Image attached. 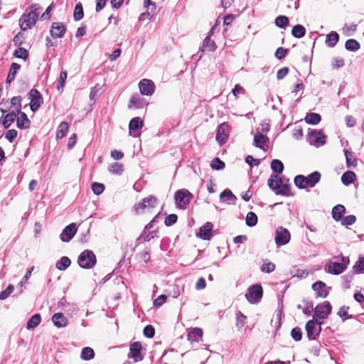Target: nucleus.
Instances as JSON below:
<instances>
[{
    "instance_id": "nucleus-1",
    "label": "nucleus",
    "mask_w": 364,
    "mask_h": 364,
    "mask_svg": "<svg viewBox=\"0 0 364 364\" xmlns=\"http://www.w3.org/2000/svg\"><path fill=\"white\" fill-rule=\"evenodd\" d=\"M41 10L42 7L37 4L31 5L19 18V25L21 30L26 31L33 27Z\"/></svg>"
},
{
    "instance_id": "nucleus-2",
    "label": "nucleus",
    "mask_w": 364,
    "mask_h": 364,
    "mask_svg": "<svg viewBox=\"0 0 364 364\" xmlns=\"http://www.w3.org/2000/svg\"><path fill=\"white\" fill-rule=\"evenodd\" d=\"M158 204V198L153 195H149L135 204L132 210L136 215H144L151 212Z\"/></svg>"
},
{
    "instance_id": "nucleus-3",
    "label": "nucleus",
    "mask_w": 364,
    "mask_h": 364,
    "mask_svg": "<svg viewBox=\"0 0 364 364\" xmlns=\"http://www.w3.org/2000/svg\"><path fill=\"white\" fill-rule=\"evenodd\" d=\"M341 262H330L326 266V271L329 274L338 275L343 273L350 264L348 257L341 256Z\"/></svg>"
},
{
    "instance_id": "nucleus-4",
    "label": "nucleus",
    "mask_w": 364,
    "mask_h": 364,
    "mask_svg": "<svg viewBox=\"0 0 364 364\" xmlns=\"http://www.w3.org/2000/svg\"><path fill=\"white\" fill-rule=\"evenodd\" d=\"M77 262L83 269H91L96 264V256L92 250H85L79 255Z\"/></svg>"
},
{
    "instance_id": "nucleus-5",
    "label": "nucleus",
    "mask_w": 364,
    "mask_h": 364,
    "mask_svg": "<svg viewBox=\"0 0 364 364\" xmlns=\"http://www.w3.org/2000/svg\"><path fill=\"white\" fill-rule=\"evenodd\" d=\"M193 197V194L186 189L177 191L175 193V201L177 207L181 209H186Z\"/></svg>"
},
{
    "instance_id": "nucleus-6",
    "label": "nucleus",
    "mask_w": 364,
    "mask_h": 364,
    "mask_svg": "<svg viewBox=\"0 0 364 364\" xmlns=\"http://www.w3.org/2000/svg\"><path fill=\"white\" fill-rule=\"evenodd\" d=\"M321 322H317L315 318L307 321L305 329L310 340H316L321 331Z\"/></svg>"
},
{
    "instance_id": "nucleus-7",
    "label": "nucleus",
    "mask_w": 364,
    "mask_h": 364,
    "mask_svg": "<svg viewBox=\"0 0 364 364\" xmlns=\"http://www.w3.org/2000/svg\"><path fill=\"white\" fill-rule=\"evenodd\" d=\"M263 295V289L260 284H254L249 287L248 292L245 294L247 299L250 303H257L260 301Z\"/></svg>"
},
{
    "instance_id": "nucleus-8",
    "label": "nucleus",
    "mask_w": 364,
    "mask_h": 364,
    "mask_svg": "<svg viewBox=\"0 0 364 364\" xmlns=\"http://www.w3.org/2000/svg\"><path fill=\"white\" fill-rule=\"evenodd\" d=\"M331 304L326 301L320 304H318L314 311V318L325 319L331 312Z\"/></svg>"
},
{
    "instance_id": "nucleus-9",
    "label": "nucleus",
    "mask_w": 364,
    "mask_h": 364,
    "mask_svg": "<svg viewBox=\"0 0 364 364\" xmlns=\"http://www.w3.org/2000/svg\"><path fill=\"white\" fill-rule=\"evenodd\" d=\"M291 238L289 231L283 227H279L275 232V242L278 247L287 244Z\"/></svg>"
},
{
    "instance_id": "nucleus-10",
    "label": "nucleus",
    "mask_w": 364,
    "mask_h": 364,
    "mask_svg": "<svg viewBox=\"0 0 364 364\" xmlns=\"http://www.w3.org/2000/svg\"><path fill=\"white\" fill-rule=\"evenodd\" d=\"M325 135L321 130H312L308 134V141L310 144L315 146H320L326 143Z\"/></svg>"
},
{
    "instance_id": "nucleus-11",
    "label": "nucleus",
    "mask_w": 364,
    "mask_h": 364,
    "mask_svg": "<svg viewBox=\"0 0 364 364\" xmlns=\"http://www.w3.org/2000/svg\"><path fill=\"white\" fill-rule=\"evenodd\" d=\"M141 351V343L139 341L134 342L129 346L128 358L133 359L134 362L141 361L144 359Z\"/></svg>"
},
{
    "instance_id": "nucleus-12",
    "label": "nucleus",
    "mask_w": 364,
    "mask_h": 364,
    "mask_svg": "<svg viewBox=\"0 0 364 364\" xmlns=\"http://www.w3.org/2000/svg\"><path fill=\"white\" fill-rule=\"evenodd\" d=\"M30 107L33 112L36 111L43 104V100L40 92L36 89H32L29 92Z\"/></svg>"
},
{
    "instance_id": "nucleus-13",
    "label": "nucleus",
    "mask_w": 364,
    "mask_h": 364,
    "mask_svg": "<svg viewBox=\"0 0 364 364\" xmlns=\"http://www.w3.org/2000/svg\"><path fill=\"white\" fill-rule=\"evenodd\" d=\"M230 129V126L225 122H223L218 126L216 134V140L220 146L225 144L228 141Z\"/></svg>"
},
{
    "instance_id": "nucleus-14",
    "label": "nucleus",
    "mask_w": 364,
    "mask_h": 364,
    "mask_svg": "<svg viewBox=\"0 0 364 364\" xmlns=\"http://www.w3.org/2000/svg\"><path fill=\"white\" fill-rule=\"evenodd\" d=\"M139 88L141 95L151 96L155 91V85L152 80L144 78L139 81Z\"/></svg>"
},
{
    "instance_id": "nucleus-15",
    "label": "nucleus",
    "mask_w": 364,
    "mask_h": 364,
    "mask_svg": "<svg viewBox=\"0 0 364 364\" xmlns=\"http://www.w3.org/2000/svg\"><path fill=\"white\" fill-rule=\"evenodd\" d=\"M147 105L145 100L141 97L138 94L132 96L128 103V108L129 109H143Z\"/></svg>"
},
{
    "instance_id": "nucleus-16",
    "label": "nucleus",
    "mask_w": 364,
    "mask_h": 364,
    "mask_svg": "<svg viewBox=\"0 0 364 364\" xmlns=\"http://www.w3.org/2000/svg\"><path fill=\"white\" fill-rule=\"evenodd\" d=\"M269 138L260 132H257L254 136V145L266 151L268 149Z\"/></svg>"
},
{
    "instance_id": "nucleus-17",
    "label": "nucleus",
    "mask_w": 364,
    "mask_h": 364,
    "mask_svg": "<svg viewBox=\"0 0 364 364\" xmlns=\"http://www.w3.org/2000/svg\"><path fill=\"white\" fill-rule=\"evenodd\" d=\"M144 126V122L140 117H134L129 124V134L134 137L139 136V133L136 132L141 129Z\"/></svg>"
},
{
    "instance_id": "nucleus-18",
    "label": "nucleus",
    "mask_w": 364,
    "mask_h": 364,
    "mask_svg": "<svg viewBox=\"0 0 364 364\" xmlns=\"http://www.w3.org/2000/svg\"><path fill=\"white\" fill-rule=\"evenodd\" d=\"M77 230L75 223H71L66 226L60 235V239L63 242H69L76 234Z\"/></svg>"
},
{
    "instance_id": "nucleus-19",
    "label": "nucleus",
    "mask_w": 364,
    "mask_h": 364,
    "mask_svg": "<svg viewBox=\"0 0 364 364\" xmlns=\"http://www.w3.org/2000/svg\"><path fill=\"white\" fill-rule=\"evenodd\" d=\"M66 31L65 25L61 22L53 23L50 28V35L53 38H61Z\"/></svg>"
},
{
    "instance_id": "nucleus-20",
    "label": "nucleus",
    "mask_w": 364,
    "mask_h": 364,
    "mask_svg": "<svg viewBox=\"0 0 364 364\" xmlns=\"http://www.w3.org/2000/svg\"><path fill=\"white\" fill-rule=\"evenodd\" d=\"M212 230L213 224L208 222L200 228L198 235L203 240H209L212 237Z\"/></svg>"
},
{
    "instance_id": "nucleus-21",
    "label": "nucleus",
    "mask_w": 364,
    "mask_h": 364,
    "mask_svg": "<svg viewBox=\"0 0 364 364\" xmlns=\"http://www.w3.org/2000/svg\"><path fill=\"white\" fill-rule=\"evenodd\" d=\"M326 284L321 281L313 284L312 289L316 292L318 297L325 298L328 296V291L326 289Z\"/></svg>"
},
{
    "instance_id": "nucleus-22",
    "label": "nucleus",
    "mask_w": 364,
    "mask_h": 364,
    "mask_svg": "<svg viewBox=\"0 0 364 364\" xmlns=\"http://www.w3.org/2000/svg\"><path fill=\"white\" fill-rule=\"evenodd\" d=\"M203 330L200 328H193L188 333V340L191 342H198L202 340Z\"/></svg>"
},
{
    "instance_id": "nucleus-23",
    "label": "nucleus",
    "mask_w": 364,
    "mask_h": 364,
    "mask_svg": "<svg viewBox=\"0 0 364 364\" xmlns=\"http://www.w3.org/2000/svg\"><path fill=\"white\" fill-rule=\"evenodd\" d=\"M283 183V180L277 175H272L268 179V186L275 192L279 189Z\"/></svg>"
},
{
    "instance_id": "nucleus-24",
    "label": "nucleus",
    "mask_w": 364,
    "mask_h": 364,
    "mask_svg": "<svg viewBox=\"0 0 364 364\" xmlns=\"http://www.w3.org/2000/svg\"><path fill=\"white\" fill-rule=\"evenodd\" d=\"M20 116L16 119L17 127L20 129H27L31 125V121L28 119L26 113L20 111Z\"/></svg>"
},
{
    "instance_id": "nucleus-25",
    "label": "nucleus",
    "mask_w": 364,
    "mask_h": 364,
    "mask_svg": "<svg viewBox=\"0 0 364 364\" xmlns=\"http://www.w3.org/2000/svg\"><path fill=\"white\" fill-rule=\"evenodd\" d=\"M215 26H217V23ZM215 27V26H213L212 28V29L210 30V34L208 36H207L203 41V46L204 49L210 52L214 51L217 48V46L215 41L210 38V35L213 33Z\"/></svg>"
},
{
    "instance_id": "nucleus-26",
    "label": "nucleus",
    "mask_w": 364,
    "mask_h": 364,
    "mask_svg": "<svg viewBox=\"0 0 364 364\" xmlns=\"http://www.w3.org/2000/svg\"><path fill=\"white\" fill-rule=\"evenodd\" d=\"M21 65L16 63H13L10 67L9 74L6 77V84L10 85L11 82L14 80L16 77V75L18 71L20 70Z\"/></svg>"
},
{
    "instance_id": "nucleus-27",
    "label": "nucleus",
    "mask_w": 364,
    "mask_h": 364,
    "mask_svg": "<svg viewBox=\"0 0 364 364\" xmlns=\"http://www.w3.org/2000/svg\"><path fill=\"white\" fill-rule=\"evenodd\" d=\"M52 321L55 326L58 328L64 327L68 323V320L62 313L55 314L52 317Z\"/></svg>"
},
{
    "instance_id": "nucleus-28",
    "label": "nucleus",
    "mask_w": 364,
    "mask_h": 364,
    "mask_svg": "<svg viewBox=\"0 0 364 364\" xmlns=\"http://www.w3.org/2000/svg\"><path fill=\"white\" fill-rule=\"evenodd\" d=\"M345 211L346 208L343 205H336L332 209L333 218L336 221L341 220L343 218Z\"/></svg>"
},
{
    "instance_id": "nucleus-29",
    "label": "nucleus",
    "mask_w": 364,
    "mask_h": 364,
    "mask_svg": "<svg viewBox=\"0 0 364 364\" xmlns=\"http://www.w3.org/2000/svg\"><path fill=\"white\" fill-rule=\"evenodd\" d=\"M304 119L307 124L316 125V124H318L321 122V117L318 113L310 112V113L306 114Z\"/></svg>"
},
{
    "instance_id": "nucleus-30",
    "label": "nucleus",
    "mask_w": 364,
    "mask_h": 364,
    "mask_svg": "<svg viewBox=\"0 0 364 364\" xmlns=\"http://www.w3.org/2000/svg\"><path fill=\"white\" fill-rule=\"evenodd\" d=\"M339 40V35L336 31H331L326 37V43L328 47H334Z\"/></svg>"
},
{
    "instance_id": "nucleus-31",
    "label": "nucleus",
    "mask_w": 364,
    "mask_h": 364,
    "mask_svg": "<svg viewBox=\"0 0 364 364\" xmlns=\"http://www.w3.org/2000/svg\"><path fill=\"white\" fill-rule=\"evenodd\" d=\"M16 113L17 112L13 111L4 117V119L1 123L5 129H8L14 122L16 118Z\"/></svg>"
},
{
    "instance_id": "nucleus-32",
    "label": "nucleus",
    "mask_w": 364,
    "mask_h": 364,
    "mask_svg": "<svg viewBox=\"0 0 364 364\" xmlns=\"http://www.w3.org/2000/svg\"><path fill=\"white\" fill-rule=\"evenodd\" d=\"M355 178V173L353 171H348L342 175L341 181L344 185L348 186L353 183Z\"/></svg>"
},
{
    "instance_id": "nucleus-33",
    "label": "nucleus",
    "mask_w": 364,
    "mask_h": 364,
    "mask_svg": "<svg viewBox=\"0 0 364 364\" xmlns=\"http://www.w3.org/2000/svg\"><path fill=\"white\" fill-rule=\"evenodd\" d=\"M291 34L296 38H301L306 34V28L300 24L293 26L291 29Z\"/></svg>"
},
{
    "instance_id": "nucleus-34",
    "label": "nucleus",
    "mask_w": 364,
    "mask_h": 364,
    "mask_svg": "<svg viewBox=\"0 0 364 364\" xmlns=\"http://www.w3.org/2000/svg\"><path fill=\"white\" fill-rule=\"evenodd\" d=\"M345 156L348 168L355 167L357 166V159L355 157H354L351 151L346 150Z\"/></svg>"
},
{
    "instance_id": "nucleus-35",
    "label": "nucleus",
    "mask_w": 364,
    "mask_h": 364,
    "mask_svg": "<svg viewBox=\"0 0 364 364\" xmlns=\"http://www.w3.org/2000/svg\"><path fill=\"white\" fill-rule=\"evenodd\" d=\"M308 180L309 187H314L315 185L319 182L321 179V174L318 171H314L309 174L307 177H306Z\"/></svg>"
},
{
    "instance_id": "nucleus-36",
    "label": "nucleus",
    "mask_w": 364,
    "mask_h": 364,
    "mask_svg": "<svg viewBox=\"0 0 364 364\" xmlns=\"http://www.w3.org/2000/svg\"><path fill=\"white\" fill-rule=\"evenodd\" d=\"M71 264V260L68 257H62L56 263V268L59 270H65Z\"/></svg>"
},
{
    "instance_id": "nucleus-37",
    "label": "nucleus",
    "mask_w": 364,
    "mask_h": 364,
    "mask_svg": "<svg viewBox=\"0 0 364 364\" xmlns=\"http://www.w3.org/2000/svg\"><path fill=\"white\" fill-rule=\"evenodd\" d=\"M41 321V317L39 314H36L31 316V318L27 322V328L32 329L39 325Z\"/></svg>"
},
{
    "instance_id": "nucleus-38",
    "label": "nucleus",
    "mask_w": 364,
    "mask_h": 364,
    "mask_svg": "<svg viewBox=\"0 0 364 364\" xmlns=\"http://www.w3.org/2000/svg\"><path fill=\"white\" fill-rule=\"evenodd\" d=\"M68 128L69 125L68 122H61L58 126V131L56 133V137L58 139H62L63 137H64L66 135Z\"/></svg>"
},
{
    "instance_id": "nucleus-39",
    "label": "nucleus",
    "mask_w": 364,
    "mask_h": 364,
    "mask_svg": "<svg viewBox=\"0 0 364 364\" xmlns=\"http://www.w3.org/2000/svg\"><path fill=\"white\" fill-rule=\"evenodd\" d=\"M109 171L113 174L121 175L124 171V166L119 162H114L109 166Z\"/></svg>"
},
{
    "instance_id": "nucleus-40",
    "label": "nucleus",
    "mask_w": 364,
    "mask_h": 364,
    "mask_svg": "<svg viewBox=\"0 0 364 364\" xmlns=\"http://www.w3.org/2000/svg\"><path fill=\"white\" fill-rule=\"evenodd\" d=\"M289 24V20L286 16H279L275 18V25L281 28H285Z\"/></svg>"
},
{
    "instance_id": "nucleus-41",
    "label": "nucleus",
    "mask_w": 364,
    "mask_h": 364,
    "mask_svg": "<svg viewBox=\"0 0 364 364\" xmlns=\"http://www.w3.org/2000/svg\"><path fill=\"white\" fill-rule=\"evenodd\" d=\"M84 16L83 7L80 2H78L75 7L73 18L75 21L81 20Z\"/></svg>"
},
{
    "instance_id": "nucleus-42",
    "label": "nucleus",
    "mask_w": 364,
    "mask_h": 364,
    "mask_svg": "<svg viewBox=\"0 0 364 364\" xmlns=\"http://www.w3.org/2000/svg\"><path fill=\"white\" fill-rule=\"evenodd\" d=\"M95 352L92 348L85 347L82 350L81 358L85 360H89L94 358Z\"/></svg>"
},
{
    "instance_id": "nucleus-43",
    "label": "nucleus",
    "mask_w": 364,
    "mask_h": 364,
    "mask_svg": "<svg viewBox=\"0 0 364 364\" xmlns=\"http://www.w3.org/2000/svg\"><path fill=\"white\" fill-rule=\"evenodd\" d=\"M345 47L348 50L356 51L360 49V45L356 40L349 39L346 41Z\"/></svg>"
},
{
    "instance_id": "nucleus-44",
    "label": "nucleus",
    "mask_w": 364,
    "mask_h": 364,
    "mask_svg": "<svg viewBox=\"0 0 364 364\" xmlns=\"http://www.w3.org/2000/svg\"><path fill=\"white\" fill-rule=\"evenodd\" d=\"M277 195H282L284 196H292L291 193L290 185L287 183H282L279 189L275 192Z\"/></svg>"
},
{
    "instance_id": "nucleus-45",
    "label": "nucleus",
    "mask_w": 364,
    "mask_h": 364,
    "mask_svg": "<svg viewBox=\"0 0 364 364\" xmlns=\"http://www.w3.org/2000/svg\"><path fill=\"white\" fill-rule=\"evenodd\" d=\"M353 269L355 274H362L364 272V257H359L353 267Z\"/></svg>"
},
{
    "instance_id": "nucleus-46",
    "label": "nucleus",
    "mask_w": 364,
    "mask_h": 364,
    "mask_svg": "<svg viewBox=\"0 0 364 364\" xmlns=\"http://www.w3.org/2000/svg\"><path fill=\"white\" fill-rule=\"evenodd\" d=\"M271 168L274 172L280 173L284 170V165L281 161L274 159L271 162Z\"/></svg>"
},
{
    "instance_id": "nucleus-47",
    "label": "nucleus",
    "mask_w": 364,
    "mask_h": 364,
    "mask_svg": "<svg viewBox=\"0 0 364 364\" xmlns=\"http://www.w3.org/2000/svg\"><path fill=\"white\" fill-rule=\"evenodd\" d=\"M257 223V216L253 212H249L246 217V224L249 227H253L256 225Z\"/></svg>"
},
{
    "instance_id": "nucleus-48",
    "label": "nucleus",
    "mask_w": 364,
    "mask_h": 364,
    "mask_svg": "<svg viewBox=\"0 0 364 364\" xmlns=\"http://www.w3.org/2000/svg\"><path fill=\"white\" fill-rule=\"evenodd\" d=\"M14 55L16 58L26 60L28 58V52L23 48H18L14 51Z\"/></svg>"
},
{
    "instance_id": "nucleus-49",
    "label": "nucleus",
    "mask_w": 364,
    "mask_h": 364,
    "mask_svg": "<svg viewBox=\"0 0 364 364\" xmlns=\"http://www.w3.org/2000/svg\"><path fill=\"white\" fill-rule=\"evenodd\" d=\"M225 163L219 158L216 157L211 161L210 166L213 169L220 170L225 168Z\"/></svg>"
},
{
    "instance_id": "nucleus-50",
    "label": "nucleus",
    "mask_w": 364,
    "mask_h": 364,
    "mask_svg": "<svg viewBox=\"0 0 364 364\" xmlns=\"http://www.w3.org/2000/svg\"><path fill=\"white\" fill-rule=\"evenodd\" d=\"M349 309V307L348 306H342L340 308L338 312V315L343 320H347V319H349L350 318H352V316L351 315H349L348 314V311Z\"/></svg>"
},
{
    "instance_id": "nucleus-51",
    "label": "nucleus",
    "mask_w": 364,
    "mask_h": 364,
    "mask_svg": "<svg viewBox=\"0 0 364 364\" xmlns=\"http://www.w3.org/2000/svg\"><path fill=\"white\" fill-rule=\"evenodd\" d=\"M247 322V317L240 311L237 314L236 326L237 328H242Z\"/></svg>"
},
{
    "instance_id": "nucleus-52",
    "label": "nucleus",
    "mask_w": 364,
    "mask_h": 364,
    "mask_svg": "<svg viewBox=\"0 0 364 364\" xmlns=\"http://www.w3.org/2000/svg\"><path fill=\"white\" fill-rule=\"evenodd\" d=\"M11 103L12 106L16 107V111L19 113L21 110V97L15 96L11 98Z\"/></svg>"
},
{
    "instance_id": "nucleus-53",
    "label": "nucleus",
    "mask_w": 364,
    "mask_h": 364,
    "mask_svg": "<svg viewBox=\"0 0 364 364\" xmlns=\"http://www.w3.org/2000/svg\"><path fill=\"white\" fill-rule=\"evenodd\" d=\"M68 77V73L66 71H61L60 73V77L58 81L57 88L59 90L64 87L65 81Z\"/></svg>"
},
{
    "instance_id": "nucleus-54",
    "label": "nucleus",
    "mask_w": 364,
    "mask_h": 364,
    "mask_svg": "<svg viewBox=\"0 0 364 364\" xmlns=\"http://www.w3.org/2000/svg\"><path fill=\"white\" fill-rule=\"evenodd\" d=\"M291 336L296 341H299L302 338V331L299 327L294 328L291 331Z\"/></svg>"
},
{
    "instance_id": "nucleus-55",
    "label": "nucleus",
    "mask_w": 364,
    "mask_h": 364,
    "mask_svg": "<svg viewBox=\"0 0 364 364\" xmlns=\"http://www.w3.org/2000/svg\"><path fill=\"white\" fill-rule=\"evenodd\" d=\"M105 185L102 183L95 182L92 185V190L96 195L101 194L105 191Z\"/></svg>"
},
{
    "instance_id": "nucleus-56",
    "label": "nucleus",
    "mask_w": 364,
    "mask_h": 364,
    "mask_svg": "<svg viewBox=\"0 0 364 364\" xmlns=\"http://www.w3.org/2000/svg\"><path fill=\"white\" fill-rule=\"evenodd\" d=\"M276 266L272 262H267L261 267V271L266 273H271L275 270Z\"/></svg>"
},
{
    "instance_id": "nucleus-57",
    "label": "nucleus",
    "mask_w": 364,
    "mask_h": 364,
    "mask_svg": "<svg viewBox=\"0 0 364 364\" xmlns=\"http://www.w3.org/2000/svg\"><path fill=\"white\" fill-rule=\"evenodd\" d=\"M356 220V218L353 215H349L342 218L341 224L343 225H353Z\"/></svg>"
},
{
    "instance_id": "nucleus-58",
    "label": "nucleus",
    "mask_w": 364,
    "mask_h": 364,
    "mask_svg": "<svg viewBox=\"0 0 364 364\" xmlns=\"http://www.w3.org/2000/svg\"><path fill=\"white\" fill-rule=\"evenodd\" d=\"M144 334L146 337L151 338L154 336L155 329L151 325H147L144 328Z\"/></svg>"
},
{
    "instance_id": "nucleus-59",
    "label": "nucleus",
    "mask_w": 364,
    "mask_h": 364,
    "mask_svg": "<svg viewBox=\"0 0 364 364\" xmlns=\"http://www.w3.org/2000/svg\"><path fill=\"white\" fill-rule=\"evenodd\" d=\"M305 176L303 175H298L294 178V183L296 187L300 189L304 188Z\"/></svg>"
},
{
    "instance_id": "nucleus-60",
    "label": "nucleus",
    "mask_w": 364,
    "mask_h": 364,
    "mask_svg": "<svg viewBox=\"0 0 364 364\" xmlns=\"http://www.w3.org/2000/svg\"><path fill=\"white\" fill-rule=\"evenodd\" d=\"M177 219L176 214H170L165 218L164 223L166 226H171L177 222Z\"/></svg>"
},
{
    "instance_id": "nucleus-61",
    "label": "nucleus",
    "mask_w": 364,
    "mask_h": 364,
    "mask_svg": "<svg viewBox=\"0 0 364 364\" xmlns=\"http://www.w3.org/2000/svg\"><path fill=\"white\" fill-rule=\"evenodd\" d=\"M14 289V286L9 284L4 291L0 293V299L4 300L6 299L13 292Z\"/></svg>"
},
{
    "instance_id": "nucleus-62",
    "label": "nucleus",
    "mask_w": 364,
    "mask_h": 364,
    "mask_svg": "<svg viewBox=\"0 0 364 364\" xmlns=\"http://www.w3.org/2000/svg\"><path fill=\"white\" fill-rule=\"evenodd\" d=\"M17 136V131L16 129H9L5 134L6 139L12 143Z\"/></svg>"
},
{
    "instance_id": "nucleus-63",
    "label": "nucleus",
    "mask_w": 364,
    "mask_h": 364,
    "mask_svg": "<svg viewBox=\"0 0 364 364\" xmlns=\"http://www.w3.org/2000/svg\"><path fill=\"white\" fill-rule=\"evenodd\" d=\"M232 93L235 98H238L240 95L245 94V90L240 85H236L232 90Z\"/></svg>"
},
{
    "instance_id": "nucleus-64",
    "label": "nucleus",
    "mask_w": 364,
    "mask_h": 364,
    "mask_svg": "<svg viewBox=\"0 0 364 364\" xmlns=\"http://www.w3.org/2000/svg\"><path fill=\"white\" fill-rule=\"evenodd\" d=\"M345 61L342 58H335L331 62V65L333 68H339L344 65Z\"/></svg>"
}]
</instances>
